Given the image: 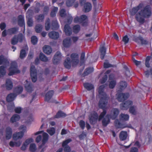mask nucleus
Segmentation results:
<instances>
[{
  "label": "nucleus",
  "mask_w": 152,
  "mask_h": 152,
  "mask_svg": "<svg viewBox=\"0 0 152 152\" xmlns=\"http://www.w3.org/2000/svg\"><path fill=\"white\" fill-rule=\"evenodd\" d=\"M84 8L85 12H88L91 9V4L89 2L86 3L84 4Z\"/></svg>",
  "instance_id": "33"
},
{
  "label": "nucleus",
  "mask_w": 152,
  "mask_h": 152,
  "mask_svg": "<svg viewBox=\"0 0 152 152\" xmlns=\"http://www.w3.org/2000/svg\"><path fill=\"white\" fill-rule=\"evenodd\" d=\"M74 21L75 23H81L83 26H86L88 23V19L86 15H82L80 17L76 16L74 20Z\"/></svg>",
  "instance_id": "2"
},
{
  "label": "nucleus",
  "mask_w": 152,
  "mask_h": 152,
  "mask_svg": "<svg viewBox=\"0 0 152 152\" xmlns=\"http://www.w3.org/2000/svg\"><path fill=\"white\" fill-rule=\"evenodd\" d=\"M116 84V82L114 80H112L110 82L109 87L110 88H113Z\"/></svg>",
  "instance_id": "64"
},
{
  "label": "nucleus",
  "mask_w": 152,
  "mask_h": 152,
  "mask_svg": "<svg viewBox=\"0 0 152 152\" xmlns=\"http://www.w3.org/2000/svg\"><path fill=\"white\" fill-rule=\"evenodd\" d=\"M90 122L91 124H94L98 118V115L96 113L91 114L89 117Z\"/></svg>",
  "instance_id": "17"
},
{
  "label": "nucleus",
  "mask_w": 152,
  "mask_h": 152,
  "mask_svg": "<svg viewBox=\"0 0 152 152\" xmlns=\"http://www.w3.org/2000/svg\"><path fill=\"white\" fill-rule=\"evenodd\" d=\"M26 53L25 50L22 49L20 52L19 57L21 59H23L26 56Z\"/></svg>",
  "instance_id": "47"
},
{
  "label": "nucleus",
  "mask_w": 152,
  "mask_h": 152,
  "mask_svg": "<svg viewBox=\"0 0 152 152\" xmlns=\"http://www.w3.org/2000/svg\"><path fill=\"white\" fill-rule=\"evenodd\" d=\"M84 87L88 91H90L94 88L93 86L91 84L86 83L83 84Z\"/></svg>",
  "instance_id": "41"
},
{
  "label": "nucleus",
  "mask_w": 152,
  "mask_h": 152,
  "mask_svg": "<svg viewBox=\"0 0 152 152\" xmlns=\"http://www.w3.org/2000/svg\"><path fill=\"white\" fill-rule=\"evenodd\" d=\"M135 18L136 21L140 25L143 24L145 22V18L139 12L136 14Z\"/></svg>",
  "instance_id": "8"
},
{
  "label": "nucleus",
  "mask_w": 152,
  "mask_h": 152,
  "mask_svg": "<svg viewBox=\"0 0 152 152\" xmlns=\"http://www.w3.org/2000/svg\"><path fill=\"white\" fill-rule=\"evenodd\" d=\"M143 5L142 4H140L137 7H134L129 10L130 15L132 16L135 15L138 11L143 7Z\"/></svg>",
  "instance_id": "13"
},
{
  "label": "nucleus",
  "mask_w": 152,
  "mask_h": 152,
  "mask_svg": "<svg viewBox=\"0 0 152 152\" xmlns=\"http://www.w3.org/2000/svg\"><path fill=\"white\" fill-rule=\"evenodd\" d=\"M80 30V26L79 25H75L73 27V32L76 34L78 33Z\"/></svg>",
  "instance_id": "49"
},
{
  "label": "nucleus",
  "mask_w": 152,
  "mask_h": 152,
  "mask_svg": "<svg viewBox=\"0 0 152 152\" xmlns=\"http://www.w3.org/2000/svg\"><path fill=\"white\" fill-rule=\"evenodd\" d=\"M20 118V116L19 115L15 114L11 118L10 121L11 122L13 123L18 121Z\"/></svg>",
  "instance_id": "38"
},
{
  "label": "nucleus",
  "mask_w": 152,
  "mask_h": 152,
  "mask_svg": "<svg viewBox=\"0 0 152 152\" xmlns=\"http://www.w3.org/2000/svg\"><path fill=\"white\" fill-rule=\"evenodd\" d=\"M26 82L25 84V87L26 91L28 92L31 93L34 90V87L32 84L28 82L27 80L25 81Z\"/></svg>",
  "instance_id": "14"
},
{
  "label": "nucleus",
  "mask_w": 152,
  "mask_h": 152,
  "mask_svg": "<svg viewBox=\"0 0 152 152\" xmlns=\"http://www.w3.org/2000/svg\"><path fill=\"white\" fill-rule=\"evenodd\" d=\"M23 39V37L22 34H19L17 35H15L11 39V43L12 45H16L18 41L21 42Z\"/></svg>",
  "instance_id": "7"
},
{
  "label": "nucleus",
  "mask_w": 152,
  "mask_h": 152,
  "mask_svg": "<svg viewBox=\"0 0 152 152\" xmlns=\"http://www.w3.org/2000/svg\"><path fill=\"white\" fill-rule=\"evenodd\" d=\"M6 66H0V78L5 75L6 73Z\"/></svg>",
  "instance_id": "37"
},
{
  "label": "nucleus",
  "mask_w": 152,
  "mask_h": 152,
  "mask_svg": "<svg viewBox=\"0 0 152 152\" xmlns=\"http://www.w3.org/2000/svg\"><path fill=\"white\" fill-rule=\"evenodd\" d=\"M53 93L54 92L53 91L51 90L49 91L45 95V100L46 101L49 102L53 95Z\"/></svg>",
  "instance_id": "32"
},
{
  "label": "nucleus",
  "mask_w": 152,
  "mask_h": 152,
  "mask_svg": "<svg viewBox=\"0 0 152 152\" xmlns=\"http://www.w3.org/2000/svg\"><path fill=\"white\" fill-rule=\"evenodd\" d=\"M39 58L41 61H47L48 60V58L42 53L40 54Z\"/></svg>",
  "instance_id": "54"
},
{
  "label": "nucleus",
  "mask_w": 152,
  "mask_h": 152,
  "mask_svg": "<svg viewBox=\"0 0 152 152\" xmlns=\"http://www.w3.org/2000/svg\"><path fill=\"white\" fill-rule=\"evenodd\" d=\"M106 110L104 109H103V112L101 113L100 115L99 116V121L101 120L103 118L104 116L106 114Z\"/></svg>",
  "instance_id": "61"
},
{
  "label": "nucleus",
  "mask_w": 152,
  "mask_h": 152,
  "mask_svg": "<svg viewBox=\"0 0 152 152\" xmlns=\"http://www.w3.org/2000/svg\"><path fill=\"white\" fill-rule=\"evenodd\" d=\"M119 113V111L118 109L113 108L111 111L110 117L112 119H115L117 117Z\"/></svg>",
  "instance_id": "16"
},
{
  "label": "nucleus",
  "mask_w": 152,
  "mask_h": 152,
  "mask_svg": "<svg viewBox=\"0 0 152 152\" xmlns=\"http://www.w3.org/2000/svg\"><path fill=\"white\" fill-rule=\"evenodd\" d=\"M64 31L66 34L67 35L70 36L72 33V29L68 24H66L65 25Z\"/></svg>",
  "instance_id": "22"
},
{
  "label": "nucleus",
  "mask_w": 152,
  "mask_h": 152,
  "mask_svg": "<svg viewBox=\"0 0 152 152\" xmlns=\"http://www.w3.org/2000/svg\"><path fill=\"white\" fill-rule=\"evenodd\" d=\"M48 35L50 38L55 39H58L59 37L58 33L55 31L51 32L48 33Z\"/></svg>",
  "instance_id": "26"
},
{
  "label": "nucleus",
  "mask_w": 152,
  "mask_h": 152,
  "mask_svg": "<svg viewBox=\"0 0 152 152\" xmlns=\"http://www.w3.org/2000/svg\"><path fill=\"white\" fill-rule=\"evenodd\" d=\"M93 5L95 12L96 13H97L98 12H99L101 8V5L100 4L97 5L96 2H95V4H93Z\"/></svg>",
  "instance_id": "44"
},
{
  "label": "nucleus",
  "mask_w": 152,
  "mask_h": 152,
  "mask_svg": "<svg viewBox=\"0 0 152 152\" xmlns=\"http://www.w3.org/2000/svg\"><path fill=\"white\" fill-rule=\"evenodd\" d=\"M31 41L33 45H35L37 44L38 41V39L36 36H34L31 37Z\"/></svg>",
  "instance_id": "55"
},
{
  "label": "nucleus",
  "mask_w": 152,
  "mask_h": 152,
  "mask_svg": "<svg viewBox=\"0 0 152 152\" xmlns=\"http://www.w3.org/2000/svg\"><path fill=\"white\" fill-rule=\"evenodd\" d=\"M52 25L53 26L52 29H57L59 27L57 22L56 20H53L52 21Z\"/></svg>",
  "instance_id": "52"
},
{
  "label": "nucleus",
  "mask_w": 152,
  "mask_h": 152,
  "mask_svg": "<svg viewBox=\"0 0 152 152\" xmlns=\"http://www.w3.org/2000/svg\"><path fill=\"white\" fill-rule=\"evenodd\" d=\"M94 69L93 68H88L86 69L84 73L82 75V77H84L87 75L93 72Z\"/></svg>",
  "instance_id": "39"
},
{
  "label": "nucleus",
  "mask_w": 152,
  "mask_h": 152,
  "mask_svg": "<svg viewBox=\"0 0 152 152\" xmlns=\"http://www.w3.org/2000/svg\"><path fill=\"white\" fill-rule=\"evenodd\" d=\"M137 39L141 42V43L142 45H147L148 43V41L143 39L141 37H138Z\"/></svg>",
  "instance_id": "56"
},
{
  "label": "nucleus",
  "mask_w": 152,
  "mask_h": 152,
  "mask_svg": "<svg viewBox=\"0 0 152 152\" xmlns=\"http://www.w3.org/2000/svg\"><path fill=\"white\" fill-rule=\"evenodd\" d=\"M70 58L72 66L76 65L78 64L79 61V56L77 53H72L70 55Z\"/></svg>",
  "instance_id": "9"
},
{
  "label": "nucleus",
  "mask_w": 152,
  "mask_h": 152,
  "mask_svg": "<svg viewBox=\"0 0 152 152\" xmlns=\"http://www.w3.org/2000/svg\"><path fill=\"white\" fill-rule=\"evenodd\" d=\"M66 116L65 113L61 112L59 111L56 115L55 118H59L61 117H65Z\"/></svg>",
  "instance_id": "50"
},
{
  "label": "nucleus",
  "mask_w": 152,
  "mask_h": 152,
  "mask_svg": "<svg viewBox=\"0 0 152 152\" xmlns=\"http://www.w3.org/2000/svg\"><path fill=\"white\" fill-rule=\"evenodd\" d=\"M47 132L51 136L53 135L55 132V129L53 127L47 130Z\"/></svg>",
  "instance_id": "51"
},
{
  "label": "nucleus",
  "mask_w": 152,
  "mask_h": 152,
  "mask_svg": "<svg viewBox=\"0 0 152 152\" xmlns=\"http://www.w3.org/2000/svg\"><path fill=\"white\" fill-rule=\"evenodd\" d=\"M50 20L49 19L47 20V22L45 23V29L47 31H48L49 30L50 28Z\"/></svg>",
  "instance_id": "62"
},
{
  "label": "nucleus",
  "mask_w": 152,
  "mask_h": 152,
  "mask_svg": "<svg viewBox=\"0 0 152 152\" xmlns=\"http://www.w3.org/2000/svg\"><path fill=\"white\" fill-rule=\"evenodd\" d=\"M17 94L15 93H10L7 96L6 99L8 102H11L14 100L16 97Z\"/></svg>",
  "instance_id": "27"
},
{
  "label": "nucleus",
  "mask_w": 152,
  "mask_h": 152,
  "mask_svg": "<svg viewBox=\"0 0 152 152\" xmlns=\"http://www.w3.org/2000/svg\"><path fill=\"white\" fill-rule=\"evenodd\" d=\"M6 87L7 90H10L13 87V84L10 79H7L6 81Z\"/></svg>",
  "instance_id": "29"
},
{
  "label": "nucleus",
  "mask_w": 152,
  "mask_h": 152,
  "mask_svg": "<svg viewBox=\"0 0 152 152\" xmlns=\"http://www.w3.org/2000/svg\"><path fill=\"white\" fill-rule=\"evenodd\" d=\"M109 115H107L103 118L102 120V123L103 125L104 126H106L109 123Z\"/></svg>",
  "instance_id": "40"
},
{
  "label": "nucleus",
  "mask_w": 152,
  "mask_h": 152,
  "mask_svg": "<svg viewBox=\"0 0 152 152\" xmlns=\"http://www.w3.org/2000/svg\"><path fill=\"white\" fill-rule=\"evenodd\" d=\"M43 26L40 24H38L36 25L35 27V30L36 32L40 33L42 30Z\"/></svg>",
  "instance_id": "46"
},
{
  "label": "nucleus",
  "mask_w": 152,
  "mask_h": 152,
  "mask_svg": "<svg viewBox=\"0 0 152 152\" xmlns=\"http://www.w3.org/2000/svg\"><path fill=\"white\" fill-rule=\"evenodd\" d=\"M132 101H127L124 103H122L120 104V108L122 110H126L128 109L129 106L132 105Z\"/></svg>",
  "instance_id": "15"
},
{
  "label": "nucleus",
  "mask_w": 152,
  "mask_h": 152,
  "mask_svg": "<svg viewBox=\"0 0 152 152\" xmlns=\"http://www.w3.org/2000/svg\"><path fill=\"white\" fill-rule=\"evenodd\" d=\"M30 71L32 81L33 82H35L37 79V70L35 66L32 64L31 65Z\"/></svg>",
  "instance_id": "6"
},
{
  "label": "nucleus",
  "mask_w": 152,
  "mask_h": 152,
  "mask_svg": "<svg viewBox=\"0 0 152 152\" xmlns=\"http://www.w3.org/2000/svg\"><path fill=\"white\" fill-rule=\"evenodd\" d=\"M18 24L20 26L25 27V22L24 16L22 15H19L18 17Z\"/></svg>",
  "instance_id": "19"
},
{
  "label": "nucleus",
  "mask_w": 152,
  "mask_h": 152,
  "mask_svg": "<svg viewBox=\"0 0 152 152\" xmlns=\"http://www.w3.org/2000/svg\"><path fill=\"white\" fill-rule=\"evenodd\" d=\"M44 18V16L43 15L41 14L39 15L36 18L37 19L38 22H42Z\"/></svg>",
  "instance_id": "60"
},
{
  "label": "nucleus",
  "mask_w": 152,
  "mask_h": 152,
  "mask_svg": "<svg viewBox=\"0 0 152 152\" xmlns=\"http://www.w3.org/2000/svg\"><path fill=\"white\" fill-rule=\"evenodd\" d=\"M43 51L46 54L49 55L52 52L51 48L49 46L45 45L43 48Z\"/></svg>",
  "instance_id": "35"
},
{
  "label": "nucleus",
  "mask_w": 152,
  "mask_h": 152,
  "mask_svg": "<svg viewBox=\"0 0 152 152\" xmlns=\"http://www.w3.org/2000/svg\"><path fill=\"white\" fill-rule=\"evenodd\" d=\"M117 99L119 102H123L127 99L129 96V95L128 93L123 94L120 93L117 94Z\"/></svg>",
  "instance_id": "12"
},
{
  "label": "nucleus",
  "mask_w": 152,
  "mask_h": 152,
  "mask_svg": "<svg viewBox=\"0 0 152 152\" xmlns=\"http://www.w3.org/2000/svg\"><path fill=\"white\" fill-rule=\"evenodd\" d=\"M75 0H67L66 2V5L68 7H70L72 6L73 3L75 2Z\"/></svg>",
  "instance_id": "59"
},
{
  "label": "nucleus",
  "mask_w": 152,
  "mask_h": 152,
  "mask_svg": "<svg viewBox=\"0 0 152 152\" xmlns=\"http://www.w3.org/2000/svg\"><path fill=\"white\" fill-rule=\"evenodd\" d=\"M71 141V139H68L63 142L62 146L64 148V151L65 152H70L71 151L70 147L67 145V144Z\"/></svg>",
  "instance_id": "10"
},
{
  "label": "nucleus",
  "mask_w": 152,
  "mask_h": 152,
  "mask_svg": "<svg viewBox=\"0 0 152 152\" xmlns=\"http://www.w3.org/2000/svg\"><path fill=\"white\" fill-rule=\"evenodd\" d=\"M30 150L32 152H34L36 150V145L34 143L31 144L30 146Z\"/></svg>",
  "instance_id": "57"
},
{
  "label": "nucleus",
  "mask_w": 152,
  "mask_h": 152,
  "mask_svg": "<svg viewBox=\"0 0 152 152\" xmlns=\"http://www.w3.org/2000/svg\"><path fill=\"white\" fill-rule=\"evenodd\" d=\"M49 135L48 134L44 132L42 134L43 138L42 140V144H44L48 140Z\"/></svg>",
  "instance_id": "42"
},
{
  "label": "nucleus",
  "mask_w": 152,
  "mask_h": 152,
  "mask_svg": "<svg viewBox=\"0 0 152 152\" xmlns=\"http://www.w3.org/2000/svg\"><path fill=\"white\" fill-rule=\"evenodd\" d=\"M17 65L15 62H12L10 68H9V72L8 75L11 76L16 73H19L20 72V70L17 68Z\"/></svg>",
  "instance_id": "4"
},
{
  "label": "nucleus",
  "mask_w": 152,
  "mask_h": 152,
  "mask_svg": "<svg viewBox=\"0 0 152 152\" xmlns=\"http://www.w3.org/2000/svg\"><path fill=\"white\" fill-rule=\"evenodd\" d=\"M71 63H72L70 58L67 57L64 62V65L66 68L69 69L71 67Z\"/></svg>",
  "instance_id": "30"
},
{
  "label": "nucleus",
  "mask_w": 152,
  "mask_h": 152,
  "mask_svg": "<svg viewBox=\"0 0 152 152\" xmlns=\"http://www.w3.org/2000/svg\"><path fill=\"white\" fill-rule=\"evenodd\" d=\"M107 86L106 84L102 85L99 87V89L98 92L101 98L99 102V106L102 109L107 108L106 106L109 99L107 95L104 91V88Z\"/></svg>",
  "instance_id": "1"
},
{
  "label": "nucleus",
  "mask_w": 152,
  "mask_h": 152,
  "mask_svg": "<svg viewBox=\"0 0 152 152\" xmlns=\"http://www.w3.org/2000/svg\"><path fill=\"white\" fill-rule=\"evenodd\" d=\"M23 90V88L21 86H19L16 87L14 89V92L16 94H19L21 93Z\"/></svg>",
  "instance_id": "45"
},
{
  "label": "nucleus",
  "mask_w": 152,
  "mask_h": 152,
  "mask_svg": "<svg viewBox=\"0 0 152 152\" xmlns=\"http://www.w3.org/2000/svg\"><path fill=\"white\" fill-rule=\"evenodd\" d=\"M100 52L101 53V58L103 59L106 54V50L104 45L101 46L99 49Z\"/></svg>",
  "instance_id": "34"
},
{
  "label": "nucleus",
  "mask_w": 152,
  "mask_h": 152,
  "mask_svg": "<svg viewBox=\"0 0 152 152\" xmlns=\"http://www.w3.org/2000/svg\"><path fill=\"white\" fill-rule=\"evenodd\" d=\"M20 129H23V131L20 132L15 133L13 134L12 138L15 140L21 138L23 136V133L26 130V127L23 125L21 126L20 128Z\"/></svg>",
  "instance_id": "5"
},
{
  "label": "nucleus",
  "mask_w": 152,
  "mask_h": 152,
  "mask_svg": "<svg viewBox=\"0 0 152 152\" xmlns=\"http://www.w3.org/2000/svg\"><path fill=\"white\" fill-rule=\"evenodd\" d=\"M145 76L147 77H149V75L150 74L152 77V68H150L149 70H147L145 72Z\"/></svg>",
  "instance_id": "58"
},
{
  "label": "nucleus",
  "mask_w": 152,
  "mask_h": 152,
  "mask_svg": "<svg viewBox=\"0 0 152 152\" xmlns=\"http://www.w3.org/2000/svg\"><path fill=\"white\" fill-rule=\"evenodd\" d=\"M124 69L125 70V74L126 76L128 77H130L131 74L128 67L126 66H124Z\"/></svg>",
  "instance_id": "53"
},
{
  "label": "nucleus",
  "mask_w": 152,
  "mask_h": 152,
  "mask_svg": "<svg viewBox=\"0 0 152 152\" xmlns=\"http://www.w3.org/2000/svg\"><path fill=\"white\" fill-rule=\"evenodd\" d=\"M140 11H139L146 18H149L151 15V8L149 6H146L144 7L140 8Z\"/></svg>",
  "instance_id": "3"
},
{
  "label": "nucleus",
  "mask_w": 152,
  "mask_h": 152,
  "mask_svg": "<svg viewBox=\"0 0 152 152\" xmlns=\"http://www.w3.org/2000/svg\"><path fill=\"white\" fill-rule=\"evenodd\" d=\"M137 109L136 106H133L131 107L129 109V112L134 115H136L137 113Z\"/></svg>",
  "instance_id": "43"
},
{
  "label": "nucleus",
  "mask_w": 152,
  "mask_h": 152,
  "mask_svg": "<svg viewBox=\"0 0 152 152\" xmlns=\"http://www.w3.org/2000/svg\"><path fill=\"white\" fill-rule=\"evenodd\" d=\"M12 129L10 127H7L5 130V136L7 140H9L12 137Z\"/></svg>",
  "instance_id": "11"
},
{
  "label": "nucleus",
  "mask_w": 152,
  "mask_h": 152,
  "mask_svg": "<svg viewBox=\"0 0 152 152\" xmlns=\"http://www.w3.org/2000/svg\"><path fill=\"white\" fill-rule=\"evenodd\" d=\"M71 44V42L69 38H66L63 41V45L65 47H69L70 46Z\"/></svg>",
  "instance_id": "31"
},
{
  "label": "nucleus",
  "mask_w": 152,
  "mask_h": 152,
  "mask_svg": "<svg viewBox=\"0 0 152 152\" xmlns=\"http://www.w3.org/2000/svg\"><path fill=\"white\" fill-rule=\"evenodd\" d=\"M127 137L128 134L126 132L122 131L119 134V137L121 140H125L127 139Z\"/></svg>",
  "instance_id": "23"
},
{
  "label": "nucleus",
  "mask_w": 152,
  "mask_h": 152,
  "mask_svg": "<svg viewBox=\"0 0 152 152\" xmlns=\"http://www.w3.org/2000/svg\"><path fill=\"white\" fill-rule=\"evenodd\" d=\"M18 30V27H14L9 28L7 30V34L11 35L17 33Z\"/></svg>",
  "instance_id": "20"
},
{
  "label": "nucleus",
  "mask_w": 152,
  "mask_h": 152,
  "mask_svg": "<svg viewBox=\"0 0 152 152\" xmlns=\"http://www.w3.org/2000/svg\"><path fill=\"white\" fill-rule=\"evenodd\" d=\"M61 55L59 52H57L54 56L53 62L54 64L57 63L61 59Z\"/></svg>",
  "instance_id": "18"
},
{
  "label": "nucleus",
  "mask_w": 152,
  "mask_h": 152,
  "mask_svg": "<svg viewBox=\"0 0 152 152\" xmlns=\"http://www.w3.org/2000/svg\"><path fill=\"white\" fill-rule=\"evenodd\" d=\"M127 86V83L123 81L121 82L120 83V90L121 91L125 88Z\"/></svg>",
  "instance_id": "48"
},
{
  "label": "nucleus",
  "mask_w": 152,
  "mask_h": 152,
  "mask_svg": "<svg viewBox=\"0 0 152 152\" xmlns=\"http://www.w3.org/2000/svg\"><path fill=\"white\" fill-rule=\"evenodd\" d=\"M9 64V62L6 58L3 55L0 56V65L3 64L5 66H7Z\"/></svg>",
  "instance_id": "24"
},
{
  "label": "nucleus",
  "mask_w": 152,
  "mask_h": 152,
  "mask_svg": "<svg viewBox=\"0 0 152 152\" xmlns=\"http://www.w3.org/2000/svg\"><path fill=\"white\" fill-rule=\"evenodd\" d=\"M26 18L27 19V24L29 26L31 27L32 26L33 21L32 17L30 15L28 12H27L26 13Z\"/></svg>",
  "instance_id": "21"
},
{
  "label": "nucleus",
  "mask_w": 152,
  "mask_h": 152,
  "mask_svg": "<svg viewBox=\"0 0 152 152\" xmlns=\"http://www.w3.org/2000/svg\"><path fill=\"white\" fill-rule=\"evenodd\" d=\"M129 116L127 114L121 113L119 115V119L121 121H127L129 120Z\"/></svg>",
  "instance_id": "36"
},
{
  "label": "nucleus",
  "mask_w": 152,
  "mask_h": 152,
  "mask_svg": "<svg viewBox=\"0 0 152 152\" xmlns=\"http://www.w3.org/2000/svg\"><path fill=\"white\" fill-rule=\"evenodd\" d=\"M115 126L117 128H124L126 127L127 126L124 124L120 123L118 119H116L114 121Z\"/></svg>",
  "instance_id": "28"
},
{
  "label": "nucleus",
  "mask_w": 152,
  "mask_h": 152,
  "mask_svg": "<svg viewBox=\"0 0 152 152\" xmlns=\"http://www.w3.org/2000/svg\"><path fill=\"white\" fill-rule=\"evenodd\" d=\"M104 68H108L113 67V65L110 64L107 61H106L104 63Z\"/></svg>",
  "instance_id": "63"
},
{
  "label": "nucleus",
  "mask_w": 152,
  "mask_h": 152,
  "mask_svg": "<svg viewBox=\"0 0 152 152\" xmlns=\"http://www.w3.org/2000/svg\"><path fill=\"white\" fill-rule=\"evenodd\" d=\"M33 140L32 139H30L26 140L25 142L23 143L22 147L21 148V149L22 150L24 151L26 150L27 146L28 145V144L33 142Z\"/></svg>",
  "instance_id": "25"
}]
</instances>
